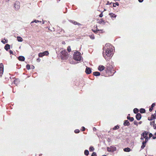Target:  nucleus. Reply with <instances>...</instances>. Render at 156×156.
Instances as JSON below:
<instances>
[{"instance_id":"bf43d9fd","label":"nucleus","mask_w":156,"mask_h":156,"mask_svg":"<svg viewBox=\"0 0 156 156\" xmlns=\"http://www.w3.org/2000/svg\"><path fill=\"white\" fill-rule=\"evenodd\" d=\"M64 43H65V42H64V43H63V44H64Z\"/></svg>"},{"instance_id":"09e8293b","label":"nucleus","mask_w":156,"mask_h":156,"mask_svg":"<svg viewBox=\"0 0 156 156\" xmlns=\"http://www.w3.org/2000/svg\"><path fill=\"white\" fill-rule=\"evenodd\" d=\"M34 66H31V69H34Z\"/></svg>"},{"instance_id":"864d4df0","label":"nucleus","mask_w":156,"mask_h":156,"mask_svg":"<svg viewBox=\"0 0 156 156\" xmlns=\"http://www.w3.org/2000/svg\"><path fill=\"white\" fill-rule=\"evenodd\" d=\"M2 42L4 44H5V42L3 41H2Z\"/></svg>"},{"instance_id":"603ef678","label":"nucleus","mask_w":156,"mask_h":156,"mask_svg":"<svg viewBox=\"0 0 156 156\" xmlns=\"http://www.w3.org/2000/svg\"><path fill=\"white\" fill-rule=\"evenodd\" d=\"M37 61H39H39H40V58H38L37 59Z\"/></svg>"},{"instance_id":"2eb2a0df","label":"nucleus","mask_w":156,"mask_h":156,"mask_svg":"<svg viewBox=\"0 0 156 156\" xmlns=\"http://www.w3.org/2000/svg\"><path fill=\"white\" fill-rule=\"evenodd\" d=\"M105 68V67L102 65H100L98 66V70L100 71H102Z\"/></svg>"},{"instance_id":"5701e85b","label":"nucleus","mask_w":156,"mask_h":156,"mask_svg":"<svg viewBox=\"0 0 156 156\" xmlns=\"http://www.w3.org/2000/svg\"><path fill=\"white\" fill-rule=\"evenodd\" d=\"M127 118L130 121L132 122L134 120V118L133 117H130L129 116H127Z\"/></svg>"},{"instance_id":"5fc2aeb1","label":"nucleus","mask_w":156,"mask_h":156,"mask_svg":"<svg viewBox=\"0 0 156 156\" xmlns=\"http://www.w3.org/2000/svg\"><path fill=\"white\" fill-rule=\"evenodd\" d=\"M96 130V129L95 128H94L93 129V130Z\"/></svg>"},{"instance_id":"13d9d810","label":"nucleus","mask_w":156,"mask_h":156,"mask_svg":"<svg viewBox=\"0 0 156 156\" xmlns=\"http://www.w3.org/2000/svg\"><path fill=\"white\" fill-rule=\"evenodd\" d=\"M155 114L156 115V110L155 111Z\"/></svg>"},{"instance_id":"9d476101","label":"nucleus","mask_w":156,"mask_h":156,"mask_svg":"<svg viewBox=\"0 0 156 156\" xmlns=\"http://www.w3.org/2000/svg\"><path fill=\"white\" fill-rule=\"evenodd\" d=\"M154 119H156V115L155 113L152 114L151 117H148V119L149 121H152Z\"/></svg>"},{"instance_id":"20e7f679","label":"nucleus","mask_w":156,"mask_h":156,"mask_svg":"<svg viewBox=\"0 0 156 156\" xmlns=\"http://www.w3.org/2000/svg\"><path fill=\"white\" fill-rule=\"evenodd\" d=\"M113 75L112 71L110 70H107V69L105 70L101 73V75L106 76H112Z\"/></svg>"},{"instance_id":"3c124183","label":"nucleus","mask_w":156,"mask_h":156,"mask_svg":"<svg viewBox=\"0 0 156 156\" xmlns=\"http://www.w3.org/2000/svg\"><path fill=\"white\" fill-rule=\"evenodd\" d=\"M142 121H140V122H139L138 123L140 124L142 123Z\"/></svg>"},{"instance_id":"9b49d317","label":"nucleus","mask_w":156,"mask_h":156,"mask_svg":"<svg viewBox=\"0 0 156 156\" xmlns=\"http://www.w3.org/2000/svg\"><path fill=\"white\" fill-rule=\"evenodd\" d=\"M147 142V141H143L142 143V145L141 146L140 150H141L144 149L146 146V143Z\"/></svg>"},{"instance_id":"de8ad7c7","label":"nucleus","mask_w":156,"mask_h":156,"mask_svg":"<svg viewBox=\"0 0 156 156\" xmlns=\"http://www.w3.org/2000/svg\"><path fill=\"white\" fill-rule=\"evenodd\" d=\"M152 138L153 139H155L156 138V136H153V137H152Z\"/></svg>"},{"instance_id":"473e14b6","label":"nucleus","mask_w":156,"mask_h":156,"mask_svg":"<svg viewBox=\"0 0 156 156\" xmlns=\"http://www.w3.org/2000/svg\"><path fill=\"white\" fill-rule=\"evenodd\" d=\"M119 128V126H115L113 128V129L114 130H116L117 129Z\"/></svg>"},{"instance_id":"e2e57ef3","label":"nucleus","mask_w":156,"mask_h":156,"mask_svg":"<svg viewBox=\"0 0 156 156\" xmlns=\"http://www.w3.org/2000/svg\"><path fill=\"white\" fill-rule=\"evenodd\" d=\"M130 115L129 114H128V115Z\"/></svg>"},{"instance_id":"1a4fd4ad","label":"nucleus","mask_w":156,"mask_h":156,"mask_svg":"<svg viewBox=\"0 0 156 156\" xmlns=\"http://www.w3.org/2000/svg\"><path fill=\"white\" fill-rule=\"evenodd\" d=\"M3 72V65L2 63L0 64V76H1Z\"/></svg>"},{"instance_id":"cd10ccee","label":"nucleus","mask_w":156,"mask_h":156,"mask_svg":"<svg viewBox=\"0 0 156 156\" xmlns=\"http://www.w3.org/2000/svg\"><path fill=\"white\" fill-rule=\"evenodd\" d=\"M133 111V112L134 113L136 114L138 112L139 110L137 108H135L134 109Z\"/></svg>"},{"instance_id":"ea45409f","label":"nucleus","mask_w":156,"mask_h":156,"mask_svg":"<svg viewBox=\"0 0 156 156\" xmlns=\"http://www.w3.org/2000/svg\"><path fill=\"white\" fill-rule=\"evenodd\" d=\"M91 156H97L96 153L95 152H93L91 155Z\"/></svg>"},{"instance_id":"4468645a","label":"nucleus","mask_w":156,"mask_h":156,"mask_svg":"<svg viewBox=\"0 0 156 156\" xmlns=\"http://www.w3.org/2000/svg\"><path fill=\"white\" fill-rule=\"evenodd\" d=\"M150 125L153 126L154 129H156V124L155 123V121H151L150 122Z\"/></svg>"},{"instance_id":"c85d7f7f","label":"nucleus","mask_w":156,"mask_h":156,"mask_svg":"<svg viewBox=\"0 0 156 156\" xmlns=\"http://www.w3.org/2000/svg\"><path fill=\"white\" fill-rule=\"evenodd\" d=\"M112 5H113L112 6H113V7H115L116 5L118 6L119 5V3L118 2H116L115 3H112Z\"/></svg>"},{"instance_id":"f3484780","label":"nucleus","mask_w":156,"mask_h":156,"mask_svg":"<svg viewBox=\"0 0 156 156\" xmlns=\"http://www.w3.org/2000/svg\"><path fill=\"white\" fill-rule=\"evenodd\" d=\"M18 59L20 61H23L25 60V58L24 56H20L19 57Z\"/></svg>"},{"instance_id":"2f4dec72","label":"nucleus","mask_w":156,"mask_h":156,"mask_svg":"<svg viewBox=\"0 0 156 156\" xmlns=\"http://www.w3.org/2000/svg\"><path fill=\"white\" fill-rule=\"evenodd\" d=\"M94 150V148L92 146H90L89 148V151H92Z\"/></svg>"},{"instance_id":"ddd939ff","label":"nucleus","mask_w":156,"mask_h":156,"mask_svg":"<svg viewBox=\"0 0 156 156\" xmlns=\"http://www.w3.org/2000/svg\"><path fill=\"white\" fill-rule=\"evenodd\" d=\"M85 72L87 74H90L91 73V70L90 68L87 67L86 70Z\"/></svg>"},{"instance_id":"a18cd8bd","label":"nucleus","mask_w":156,"mask_h":156,"mask_svg":"<svg viewBox=\"0 0 156 156\" xmlns=\"http://www.w3.org/2000/svg\"><path fill=\"white\" fill-rule=\"evenodd\" d=\"M99 16L100 17H102L103 16L102 13H101L99 15Z\"/></svg>"},{"instance_id":"c9c22d12","label":"nucleus","mask_w":156,"mask_h":156,"mask_svg":"<svg viewBox=\"0 0 156 156\" xmlns=\"http://www.w3.org/2000/svg\"><path fill=\"white\" fill-rule=\"evenodd\" d=\"M67 50L69 52H70L71 51V49L70 46H68L67 47Z\"/></svg>"},{"instance_id":"c756f323","label":"nucleus","mask_w":156,"mask_h":156,"mask_svg":"<svg viewBox=\"0 0 156 156\" xmlns=\"http://www.w3.org/2000/svg\"><path fill=\"white\" fill-rule=\"evenodd\" d=\"M84 153L87 156L89 154V151L87 150H86L84 151Z\"/></svg>"},{"instance_id":"f03ea898","label":"nucleus","mask_w":156,"mask_h":156,"mask_svg":"<svg viewBox=\"0 0 156 156\" xmlns=\"http://www.w3.org/2000/svg\"><path fill=\"white\" fill-rule=\"evenodd\" d=\"M60 55L61 58L63 60H66L69 58V55L66 50L62 51L60 53Z\"/></svg>"},{"instance_id":"423d86ee","label":"nucleus","mask_w":156,"mask_h":156,"mask_svg":"<svg viewBox=\"0 0 156 156\" xmlns=\"http://www.w3.org/2000/svg\"><path fill=\"white\" fill-rule=\"evenodd\" d=\"M49 54L48 51H46L43 52H41L38 54V56L40 57H42L44 55L48 56Z\"/></svg>"},{"instance_id":"052dcab7","label":"nucleus","mask_w":156,"mask_h":156,"mask_svg":"<svg viewBox=\"0 0 156 156\" xmlns=\"http://www.w3.org/2000/svg\"><path fill=\"white\" fill-rule=\"evenodd\" d=\"M64 43H65V42H64V43H63V44H64Z\"/></svg>"},{"instance_id":"37998d69","label":"nucleus","mask_w":156,"mask_h":156,"mask_svg":"<svg viewBox=\"0 0 156 156\" xmlns=\"http://www.w3.org/2000/svg\"><path fill=\"white\" fill-rule=\"evenodd\" d=\"M39 22V21H38V20H35L34 21H32L31 22V23H33L34 22H35V23H37V22Z\"/></svg>"},{"instance_id":"f8f14e48","label":"nucleus","mask_w":156,"mask_h":156,"mask_svg":"<svg viewBox=\"0 0 156 156\" xmlns=\"http://www.w3.org/2000/svg\"><path fill=\"white\" fill-rule=\"evenodd\" d=\"M109 15L113 20H115L116 17V15L113 13H109Z\"/></svg>"},{"instance_id":"49530a36","label":"nucleus","mask_w":156,"mask_h":156,"mask_svg":"<svg viewBox=\"0 0 156 156\" xmlns=\"http://www.w3.org/2000/svg\"><path fill=\"white\" fill-rule=\"evenodd\" d=\"M144 0H138V1L140 2H143Z\"/></svg>"},{"instance_id":"e433bc0d","label":"nucleus","mask_w":156,"mask_h":156,"mask_svg":"<svg viewBox=\"0 0 156 156\" xmlns=\"http://www.w3.org/2000/svg\"><path fill=\"white\" fill-rule=\"evenodd\" d=\"M80 130L78 129H76L74 131V132L75 133H78L80 132Z\"/></svg>"},{"instance_id":"7ed1b4c3","label":"nucleus","mask_w":156,"mask_h":156,"mask_svg":"<svg viewBox=\"0 0 156 156\" xmlns=\"http://www.w3.org/2000/svg\"><path fill=\"white\" fill-rule=\"evenodd\" d=\"M73 58L74 60L76 61L80 60L81 57L80 52L77 51L75 52L73 55Z\"/></svg>"},{"instance_id":"0e129e2a","label":"nucleus","mask_w":156,"mask_h":156,"mask_svg":"<svg viewBox=\"0 0 156 156\" xmlns=\"http://www.w3.org/2000/svg\"><path fill=\"white\" fill-rule=\"evenodd\" d=\"M8 1H9V0H8Z\"/></svg>"},{"instance_id":"aec40b11","label":"nucleus","mask_w":156,"mask_h":156,"mask_svg":"<svg viewBox=\"0 0 156 156\" xmlns=\"http://www.w3.org/2000/svg\"><path fill=\"white\" fill-rule=\"evenodd\" d=\"M130 124L128 120H125L124 122V126H128Z\"/></svg>"},{"instance_id":"6ab92c4d","label":"nucleus","mask_w":156,"mask_h":156,"mask_svg":"<svg viewBox=\"0 0 156 156\" xmlns=\"http://www.w3.org/2000/svg\"><path fill=\"white\" fill-rule=\"evenodd\" d=\"M4 48L6 51H8V49H10V46L8 44H7L5 45Z\"/></svg>"},{"instance_id":"393cba45","label":"nucleus","mask_w":156,"mask_h":156,"mask_svg":"<svg viewBox=\"0 0 156 156\" xmlns=\"http://www.w3.org/2000/svg\"><path fill=\"white\" fill-rule=\"evenodd\" d=\"M123 150L125 152H129L131 151V149L129 147H127L124 149Z\"/></svg>"},{"instance_id":"680f3d73","label":"nucleus","mask_w":156,"mask_h":156,"mask_svg":"<svg viewBox=\"0 0 156 156\" xmlns=\"http://www.w3.org/2000/svg\"><path fill=\"white\" fill-rule=\"evenodd\" d=\"M64 43H65V42H64V43H63V44H64Z\"/></svg>"},{"instance_id":"a211bd4d","label":"nucleus","mask_w":156,"mask_h":156,"mask_svg":"<svg viewBox=\"0 0 156 156\" xmlns=\"http://www.w3.org/2000/svg\"><path fill=\"white\" fill-rule=\"evenodd\" d=\"M98 22L101 24H105V20H103V19H101L99 20Z\"/></svg>"},{"instance_id":"a878e982","label":"nucleus","mask_w":156,"mask_h":156,"mask_svg":"<svg viewBox=\"0 0 156 156\" xmlns=\"http://www.w3.org/2000/svg\"><path fill=\"white\" fill-rule=\"evenodd\" d=\"M140 112L141 113H144L145 112V109L144 108H141L140 109Z\"/></svg>"},{"instance_id":"c03bdc74","label":"nucleus","mask_w":156,"mask_h":156,"mask_svg":"<svg viewBox=\"0 0 156 156\" xmlns=\"http://www.w3.org/2000/svg\"><path fill=\"white\" fill-rule=\"evenodd\" d=\"M9 52L10 53V55L11 54H13V51H12L11 50H10L9 51Z\"/></svg>"},{"instance_id":"4c0bfd02","label":"nucleus","mask_w":156,"mask_h":156,"mask_svg":"<svg viewBox=\"0 0 156 156\" xmlns=\"http://www.w3.org/2000/svg\"><path fill=\"white\" fill-rule=\"evenodd\" d=\"M134 124L136 125L137 126L138 125V123L136 121H134L133 122Z\"/></svg>"},{"instance_id":"bb28decb","label":"nucleus","mask_w":156,"mask_h":156,"mask_svg":"<svg viewBox=\"0 0 156 156\" xmlns=\"http://www.w3.org/2000/svg\"><path fill=\"white\" fill-rule=\"evenodd\" d=\"M112 67L110 66H108L107 67H106V69H107V70H111V71H112Z\"/></svg>"},{"instance_id":"6e6d98bb","label":"nucleus","mask_w":156,"mask_h":156,"mask_svg":"<svg viewBox=\"0 0 156 156\" xmlns=\"http://www.w3.org/2000/svg\"><path fill=\"white\" fill-rule=\"evenodd\" d=\"M102 156H106V155H102Z\"/></svg>"},{"instance_id":"6e6552de","label":"nucleus","mask_w":156,"mask_h":156,"mask_svg":"<svg viewBox=\"0 0 156 156\" xmlns=\"http://www.w3.org/2000/svg\"><path fill=\"white\" fill-rule=\"evenodd\" d=\"M20 3L19 2L16 1L14 4V7L16 10H18L20 8Z\"/></svg>"},{"instance_id":"b1692460","label":"nucleus","mask_w":156,"mask_h":156,"mask_svg":"<svg viewBox=\"0 0 156 156\" xmlns=\"http://www.w3.org/2000/svg\"><path fill=\"white\" fill-rule=\"evenodd\" d=\"M17 40L19 41L22 42L23 41V39L22 38L18 36L17 37Z\"/></svg>"},{"instance_id":"f257e3e1","label":"nucleus","mask_w":156,"mask_h":156,"mask_svg":"<svg viewBox=\"0 0 156 156\" xmlns=\"http://www.w3.org/2000/svg\"><path fill=\"white\" fill-rule=\"evenodd\" d=\"M112 46L110 43H106L103 48V56L107 60H110L113 53Z\"/></svg>"},{"instance_id":"39448f33","label":"nucleus","mask_w":156,"mask_h":156,"mask_svg":"<svg viewBox=\"0 0 156 156\" xmlns=\"http://www.w3.org/2000/svg\"><path fill=\"white\" fill-rule=\"evenodd\" d=\"M148 133V132L147 131H144L143 133L141 135H142L143 137H144V138L145 139V141H148L149 138L147 135Z\"/></svg>"},{"instance_id":"4be33fe9","label":"nucleus","mask_w":156,"mask_h":156,"mask_svg":"<svg viewBox=\"0 0 156 156\" xmlns=\"http://www.w3.org/2000/svg\"><path fill=\"white\" fill-rule=\"evenodd\" d=\"M93 74L94 76H97L100 75V73L98 72H95L93 73Z\"/></svg>"},{"instance_id":"58836bf2","label":"nucleus","mask_w":156,"mask_h":156,"mask_svg":"<svg viewBox=\"0 0 156 156\" xmlns=\"http://www.w3.org/2000/svg\"><path fill=\"white\" fill-rule=\"evenodd\" d=\"M112 2H110L109 1H107V3L106 4V5H111Z\"/></svg>"},{"instance_id":"4d7b16f0","label":"nucleus","mask_w":156,"mask_h":156,"mask_svg":"<svg viewBox=\"0 0 156 156\" xmlns=\"http://www.w3.org/2000/svg\"><path fill=\"white\" fill-rule=\"evenodd\" d=\"M155 135L156 136V132L155 133Z\"/></svg>"},{"instance_id":"0eeeda50","label":"nucleus","mask_w":156,"mask_h":156,"mask_svg":"<svg viewBox=\"0 0 156 156\" xmlns=\"http://www.w3.org/2000/svg\"><path fill=\"white\" fill-rule=\"evenodd\" d=\"M92 30L95 33L97 34L98 33H104V31L103 30H99L98 28L97 27H96V30H94L93 29H92Z\"/></svg>"},{"instance_id":"dca6fc26","label":"nucleus","mask_w":156,"mask_h":156,"mask_svg":"<svg viewBox=\"0 0 156 156\" xmlns=\"http://www.w3.org/2000/svg\"><path fill=\"white\" fill-rule=\"evenodd\" d=\"M141 117V116L140 113L137 114L136 115V118L137 120H140Z\"/></svg>"},{"instance_id":"f704fd0d","label":"nucleus","mask_w":156,"mask_h":156,"mask_svg":"<svg viewBox=\"0 0 156 156\" xmlns=\"http://www.w3.org/2000/svg\"><path fill=\"white\" fill-rule=\"evenodd\" d=\"M26 69H28L29 70L30 69V66L29 64H27L26 66Z\"/></svg>"},{"instance_id":"79ce46f5","label":"nucleus","mask_w":156,"mask_h":156,"mask_svg":"<svg viewBox=\"0 0 156 156\" xmlns=\"http://www.w3.org/2000/svg\"><path fill=\"white\" fill-rule=\"evenodd\" d=\"M85 130V128L84 127L82 126L81 128V130L82 131H84Z\"/></svg>"},{"instance_id":"a19ab883","label":"nucleus","mask_w":156,"mask_h":156,"mask_svg":"<svg viewBox=\"0 0 156 156\" xmlns=\"http://www.w3.org/2000/svg\"><path fill=\"white\" fill-rule=\"evenodd\" d=\"M153 136V134L151 133H150L149 134V139Z\"/></svg>"},{"instance_id":"8fccbe9b","label":"nucleus","mask_w":156,"mask_h":156,"mask_svg":"<svg viewBox=\"0 0 156 156\" xmlns=\"http://www.w3.org/2000/svg\"><path fill=\"white\" fill-rule=\"evenodd\" d=\"M144 137H141L140 138V139L141 140H144Z\"/></svg>"},{"instance_id":"7c9ffc66","label":"nucleus","mask_w":156,"mask_h":156,"mask_svg":"<svg viewBox=\"0 0 156 156\" xmlns=\"http://www.w3.org/2000/svg\"><path fill=\"white\" fill-rule=\"evenodd\" d=\"M72 22L74 24L76 25H80V23H78L77 22L73 21Z\"/></svg>"},{"instance_id":"72a5a7b5","label":"nucleus","mask_w":156,"mask_h":156,"mask_svg":"<svg viewBox=\"0 0 156 156\" xmlns=\"http://www.w3.org/2000/svg\"><path fill=\"white\" fill-rule=\"evenodd\" d=\"M90 38L92 39H94L95 38V37L94 34H91L89 36Z\"/></svg>"},{"instance_id":"412c9836","label":"nucleus","mask_w":156,"mask_h":156,"mask_svg":"<svg viewBox=\"0 0 156 156\" xmlns=\"http://www.w3.org/2000/svg\"><path fill=\"white\" fill-rule=\"evenodd\" d=\"M155 104L154 103H153L152 104V105H151V107L149 109V111L150 112H151L152 111V110L153 109V107L155 106Z\"/></svg>"}]
</instances>
